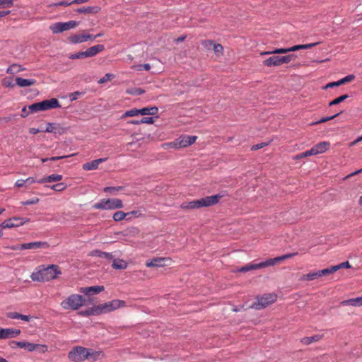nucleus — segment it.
<instances>
[{
	"mask_svg": "<svg viewBox=\"0 0 362 362\" xmlns=\"http://www.w3.org/2000/svg\"><path fill=\"white\" fill-rule=\"evenodd\" d=\"M88 352L87 359L93 361L98 360L103 355L101 351H93L90 349H88Z\"/></svg>",
	"mask_w": 362,
	"mask_h": 362,
	"instance_id": "c9c22d12",
	"label": "nucleus"
},
{
	"mask_svg": "<svg viewBox=\"0 0 362 362\" xmlns=\"http://www.w3.org/2000/svg\"><path fill=\"white\" fill-rule=\"evenodd\" d=\"M127 93L132 95H139L144 93V90L141 88H134L131 90H127Z\"/></svg>",
	"mask_w": 362,
	"mask_h": 362,
	"instance_id": "bf43d9fd",
	"label": "nucleus"
},
{
	"mask_svg": "<svg viewBox=\"0 0 362 362\" xmlns=\"http://www.w3.org/2000/svg\"><path fill=\"white\" fill-rule=\"evenodd\" d=\"M296 58V54H288L286 56L279 57V66L283 64H288L292 60H294Z\"/></svg>",
	"mask_w": 362,
	"mask_h": 362,
	"instance_id": "4c0bfd02",
	"label": "nucleus"
},
{
	"mask_svg": "<svg viewBox=\"0 0 362 362\" xmlns=\"http://www.w3.org/2000/svg\"><path fill=\"white\" fill-rule=\"evenodd\" d=\"M24 180H25V187H28L29 185H30L33 183L37 182V181H38V180H35L33 177H28L27 179H25Z\"/></svg>",
	"mask_w": 362,
	"mask_h": 362,
	"instance_id": "e2e57ef3",
	"label": "nucleus"
},
{
	"mask_svg": "<svg viewBox=\"0 0 362 362\" xmlns=\"http://www.w3.org/2000/svg\"><path fill=\"white\" fill-rule=\"evenodd\" d=\"M27 221H28V219L23 221V219L21 218L14 217L3 222L1 224H0V228H11L14 227H18L23 226Z\"/></svg>",
	"mask_w": 362,
	"mask_h": 362,
	"instance_id": "f8f14e48",
	"label": "nucleus"
},
{
	"mask_svg": "<svg viewBox=\"0 0 362 362\" xmlns=\"http://www.w3.org/2000/svg\"><path fill=\"white\" fill-rule=\"evenodd\" d=\"M131 68L138 71H141L143 70L148 71L151 69V65L149 64H137L132 66Z\"/></svg>",
	"mask_w": 362,
	"mask_h": 362,
	"instance_id": "a19ab883",
	"label": "nucleus"
},
{
	"mask_svg": "<svg viewBox=\"0 0 362 362\" xmlns=\"http://www.w3.org/2000/svg\"><path fill=\"white\" fill-rule=\"evenodd\" d=\"M213 49L216 54H222V52L223 51V47L221 44L214 43V46H213Z\"/></svg>",
	"mask_w": 362,
	"mask_h": 362,
	"instance_id": "4d7b16f0",
	"label": "nucleus"
},
{
	"mask_svg": "<svg viewBox=\"0 0 362 362\" xmlns=\"http://www.w3.org/2000/svg\"><path fill=\"white\" fill-rule=\"evenodd\" d=\"M300 49V45H295L289 48H279V49H275L273 51H268V52H262L261 55H268L271 54H285L288 53L289 52H295L297 50Z\"/></svg>",
	"mask_w": 362,
	"mask_h": 362,
	"instance_id": "a211bd4d",
	"label": "nucleus"
},
{
	"mask_svg": "<svg viewBox=\"0 0 362 362\" xmlns=\"http://www.w3.org/2000/svg\"><path fill=\"white\" fill-rule=\"evenodd\" d=\"M100 308H98V305H95L86 309V310L81 311L79 314L83 316L98 315H100Z\"/></svg>",
	"mask_w": 362,
	"mask_h": 362,
	"instance_id": "c85d7f7f",
	"label": "nucleus"
},
{
	"mask_svg": "<svg viewBox=\"0 0 362 362\" xmlns=\"http://www.w3.org/2000/svg\"><path fill=\"white\" fill-rule=\"evenodd\" d=\"M105 49L103 45H97L89 47L86 51H83V56L85 58L93 57L97 55L98 53L103 52Z\"/></svg>",
	"mask_w": 362,
	"mask_h": 362,
	"instance_id": "f3484780",
	"label": "nucleus"
},
{
	"mask_svg": "<svg viewBox=\"0 0 362 362\" xmlns=\"http://www.w3.org/2000/svg\"><path fill=\"white\" fill-rule=\"evenodd\" d=\"M79 22L76 21H70L68 22H57L49 25V28L53 34L61 33L77 27Z\"/></svg>",
	"mask_w": 362,
	"mask_h": 362,
	"instance_id": "0eeeda50",
	"label": "nucleus"
},
{
	"mask_svg": "<svg viewBox=\"0 0 362 362\" xmlns=\"http://www.w3.org/2000/svg\"><path fill=\"white\" fill-rule=\"evenodd\" d=\"M100 11V7L98 6H88V7H83L80 8L76 10V11L79 13H85V14H89V13H97Z\"/></svg>",
	"mask_w": 362,
	"mask_h": 362,
	"instance_id": "cd10ccee",
	"label": "nucleus"
},
{
	"mask_svg": "<svg viewBox=\"0 0 362 362\" xmlns=\"http://www.w3.org/2000/svg\"><path fill=\"white\" fill-rule=\"evenodd\" d=\"M48 247L49 245L47 242L41 241H35L22 244V247H24V250H36L39 248H47Z\"/></svg>",
	"mask_w": 362,
	"mask_h": 362,
	"instance_id": "aec40b11",
	"label": "nucleus"
},
{
	"mask_svg": "<svg viewBox=\"0 0 362 362\" xmlns=\"http://www.w3.org/2000/svg\"><path fill=\"white\" fill-rule=\"evenodd\" d=\"M59 274L61 271L57 265H40L35 269L30 278L33 281L45 282L57 278Z\"/></svg>",
	"mask_w": 362,
	"mask_h": 362,
	"instance_id": "f257e3e1",
	"label": "nucleus"
},
{
	"mask_svg": "<svg viewBox=\"0 0 362 362\" xmlns=\"http://www.w3.org/2000/svg\"><path fill=\"white\" fill-rule=\"evenodd\" d=\"M355 79V76L354 74H349L341 79L339 80V83L341 85L345 84L349 82H351Z\"/></svg>",
	"mask_w": 362,
	"mask_h": 362,
	"instance_id": "09e8293b",
	"label": "nucleus"
},
{
	"mask_svg": "<svg viewBox=\"0 0 362 362\" xmlns=\"http://www.w3.org/2000/svg\"><path fill=\"white\" fill-rule=\"evenodd\" d=\"M154 122H155V119L152 117H145L140 119V122H141V124H153Z\"/></svg>",
	"mask_w": 362,
	"mask_h": 362,
	"instance_id": "5fc2aeb1",
	"label": "nucleus"
},
{
	"mask_svg": "<svg viewBox=\"0 0 362 362\" xmlns=\"http://www.w3.org/2000/svg\"><path fill=\"white\" fill-rule=\"evenodd\" d=\"M106 160L107 158H98L90 162L86 163L83 165V169L85 170H96L98 168V165Z\"/></svg>",
	"mask_w": 362,
	"mask_h": 362,
	"instance_id": "4be33fe9",
	"label": "nucleus"
},
{
	"mask_svg": "<svg viewBox=\"0 0 362 362\" xmlns=\"http://www.w3.org/2000/svg\"><path fill=\"white\" fill-rule=\"evenodd\" d=\"M123 189V187H107L104 188V192L106 193H111L116 194L119 191Z\"/></svg>",
	"mask_w": 362,
	"mask_h": 362,
	"instance_id": "79ce46f5",
	"label": "nucleus"
},
{
	"mask_svg": "<svg viewBox=\"0 0 362 362\" xmlns=\"http://www.w3.org/2000/svg\"><path fill=\"white\" fill-rule=\"evenodd\" d=\"M340 113H337L333 116H331V117H322L321 119H320L319 121L316 122L314 123V124H321V123H324V122H326L329 120H331L334 118H335L337 116H338Z\"/></svg>",
	"mask_w": 362,
	"mask_h": 362,
	"instance_id": "13d9d810",
	"label": "nucleus"
},
{
	"mask_svg": "<svg viewBox=\"0 0 362 362\" xmlns=\"http://www.w3.org/2000/svg\"><path fill=\"white\" fill-rule=\"evenodd\" d=\"M318 44H319V42L305 44V45H300V49L312 48V47H315V45H317Z\"/></svg>",
	"mask_w": 362,
	"mask_h": 362,
	"instance_id": "774afa93",
	"label": "nucleus"
},
{
	"mask_svg": "<svg viewBox=\"0 0 362 362\" xmlns=\"http://www.w3.org/2000/svg\"><path fill=\"white\" fill-rule=\"evenodd\" d=\"M172 259L169 257H156L148 260L146 263L147 267H163L170 265Z\"/></svg>",
	"mask_w": 362,
	"mask_h": 362,
	"instance_id": "9b49d317",
	"label": "nucleus"
},
{
	"mask_svg": "<svg viewBox=\"0 0 362 362\" xmlns=\"http://www.w3.org/2000/svg\"><path fill=\"white\" fill-rule=\"evenodd\" d=\"M130 214H134V217L139 218L142 216V214L140 211H132L130 212L125 213L122 211H116L112 216V218L115 221H120L124 219L127 221L131 220V217H129Z\"/></svg>",
	"mask_w": 362,
	"mask_h": 362,
	"instance_id": "1a4fd4ad",
	"label": "nucleus"
},
{
	"mask_svg": "<svg viewBox=\"0 0 362 362\" xmlns=\"http://www.w3.org/2000/svg\"><path fill=\"white\" fill-rule=\"evenodd\" d=\"M16 82L20 87L31 86L36 83V81L35 79H25L21 77H17L16 78Z\"/></svg>",
	"mask_w": 362,
	"mask_h": 362,
	"instance_id": "a878e982",
	"label": "nucleus"
},
{
	"mask_svg": "<svg viewBox=\"0 0 362 362\" xmlns=\"http://www.w3.org/2000/svg\"><path fill=\"white\" fill-rule=\"evenodd\" d=\"M83 54H84L83 51H82V52H77V53L71 54L69 56V59H83V58H85V57L83 56Z\"/></svg>",
	"mask_w": 362,
	"mask_h": 362,
	"instance_id": "864d4df0",
	"label": "nucleus"
},
{
	"mask_svg": "<svg viewBox=\"0 0 362 362\" xmlns=\"http://www.w3.org/2000/svg\"><path fill=\"white\" fill-rule=\"evenodd\" d=\"M322 338V335L316 334L312 337H305L301 339L300 341L305 345H309L313 342L320 341Z\"/></svg>",
	"mask_w": 362,
	"mask_h": 362,
	"instance_id": "c756f323",
	"label": "nucleus"
},
{
	"mask_svg": "<svg viewBox=\"0 0 362 362\" xmlns=\"http://www.w3.org/2000/svg\"><path fill=\"white\" fill-rule=\"evenodd\" d=\"M124 205L121 199H103L95 203L93 208L95 209L114 210L123 208Z\"/></svg>",
	"mask_w": 362,
	"mask_h": 362,
	"instance_id": "20e7f679",
	"label": "nucleus"
},
{
	"mask_svg": "<svg viewBox=\"0 0 362 362\" xmlns=\"http://www.w3.org/2000/svg\"><path fill=\"white\" fill-rule=\"evenodd\" d=\"M20 315L17 312H9L6 314V316L10 319H20Z\"/></svg>",
	"mask_w": 362,
	"mask_h": 362,
	"instance_id": "680f3d73",
	"label": "nucleus"
},
{
	"mask_svg": "<svg viewBox=\"0 0 362 362\" xmlns=\"http://www.w3.org/2000/svg\"><path fill=\"white\" fill-rule=\"evenodd\" d=\"M42 105L40 104V102L33 103L28 107V113H34L37 112L38 111H42Z\"/></svg>",
	"mask_w": 362,
	"mask_h": 362,
	"instance_id": "ea45409f",
	"label": "nucleus"
},
{
	"mask_svg": "<svg viewBox=\"0 0 362 362\" xmlns=\"http://www.w3.org/2000/svg\"><path fill=\"white\" fill-rule=\"evenodd\" d=\"M45 132H57V127L52 123H48L45 129H42Z\"/></svg>",
	"mask_w": 362,
	"mask_h": 362,
	"instance_id": "603ef678",
	"label": "nucleus"
},
{
	"mask_svg": "<svg viewBox=\"0 0 362 362\" xmlns=\"http://www.w3.org/2000/svg\"><path fill=\"white\" fill-rule=\"evenodd\" d=\"M12 6L8 0H0V8H9Z\"/></svg>",
	"mask_w": 362,
	"mask_h": 362,
	"instance_id": "338daca9",
	"label": "nucleus"
},
{
	"mask_svg": "<svg viewBox=\"0 0 362 362\" xmlns=\"http://www.w3.org/2000/svg\"><path fill=\"white\" fill-rule=\"evenodd\" d=\"M72 4L71 1H62L57 3H54L52 4L49 5V7L52 6H68Z\"/></svg>",
	"mask_w": 362,
	"mask_h": 362,
	"instance_id": "6e6d98bb",
	"label": "nucleus"
},
{
	"mask_svg": "<svg viewBox=\"0 0 362 362\" xmlns=\"http://www.w3.org/2000/svg\"><path fill=\"white\" fill-rule=\"evenodd\" d=\"M40 199L37 197L33 198L30 200L22 202L21 204L23 205H31V204H36L39 202Z\"/></svg>",
	"mask_w": 362,
	"mask_h": 362,
	"instance_id": "052dcab7",
	"label": "nucleus"
},
{
	"mask_svg": "<svg viewBox=\"0 0 362 362\" xmlns=\"http://www.w3.org/2000/svg\"><path fill=\"white\" fill-rule=\"evenodd\" d=\"M329 274H331V273L328 267L322 270L311 272L307 274H303L300 279L301 281H313L321 276Z\"/></svg>",
	"mask_w": 362,
	"mask_h": 362,
	"instance_id": "9d476101",
	"label": "nucleus"
},
{
	"mask_svg": "<svg viewBox=\"0 0 362 362\" xmlns=\"http://www.w3.org/2000/svg\"><path fill=\"white\" fill-rule=\"evenodd\" d=\"M214 42L211 40H203L202 45L207 49H213V46L214 45Z\"/></svg>",
	"mask_w": 362,
	"mask_h": 362,
	"instance_id": "3c124183",
	"label": "nucleus"
},
{
	"mask_svg": "<svg viewBox=\"0 0 362 362\" xmlns=\"http://www.w3.org/2000/svg\"><path fill=\"white\" fill-rule=\"evenodd\" d=\"M115 78V75L114 74H110V73H107L103 77H102L98 81V83H100V84H103V83H105L107 81H111L112 79H113Z\"/></svg>",
	"mask_w": 362,
	"mask_h": 362,
	"instance_id": "49530a36",
	"label": "nucleus"
},
{
	"mask_svg": "<svg viewBox=\"0 0 362 362\" xmlns=\"http://www.w3.org/2000/svg\"><path fill=\"white\" fill-rule=\"evenodd\" d=\"M69 40L70 42H71L73 44H77V43H81L83 42H86L84 33L76 34V35H71L69 37Z\"/></svg>",
	"mask_w": 362,
	"mask_h": 362,
	"instance_id": "473e14b6",
	"label": "nucleus"
},
{
	"mask_svg": "<svg viewBox=\"0 0 362 362\" xmlns=\"http://www.w3.org/2000/svg\"><path fill=\"white\" fill-rule=\"evenodd\" d=\"M18 348L25 349L29 351H33L34 350L36 349L37 347H38L40 346L39 344H33V343H30V342H28V341H21V344H18Z\"/></svg>",
	"mask_w": 362,
	"mask_h": 362,
	"instance_id": "72a5a7b5",
	"label": "nucleus"
},
{
	"mask_svg": "<svg viewBox=\"0 0 362 362\" xmlns=\"http://www.w3.org/2000/svg\"><path fill=\"white\" fill-rule=\"evenodd\" d=\"M139 115V109H131L128 111H126L124 115L122 116V118H125L127 117H135Z\"/></svg>",
	"mask_w": 362,
	"mask_h": 362,
	"instance_id": "c03bdc74",
	"label": "nucleus"
},
{
	"mask_svg": "<svg viewBox=\"0 0 362 362\" xmlns=\"http://www.w3.org/2000/svg\"><path fill=\"white\" fill-rule=\"evenodd\" d=\"M23 70H24V69L21 68V66H19L16 64H13L7 69L6 73L10 74H17L21 71H23Z\"/></svg>",
	"mask_w": 362,
	"mask_h": 362,
	"instance_id": "58836bf2",
	"label": "nucleus"
},
{
	"mask_svg": "<svg viewBox=\"0 0 362 362\" xmlns=\"http://www.w3.org/2000/svg\"><path fill=\"white\" fill-rule=\"evenodd\" d=\"M21 334V330L13 328H0V339L14 338Z\"/></svg>",
	"mask_w": 362,
	"mask_h": 362,
	"instance_id": "4468645a",
	"label": "nucleus"
},
{
	"mask_svg": "<svg viewBox=\"0 0 362 362\" xmlns=\"http://www.w3.org/2000/svg\"><path fill=\"white\" fill-rule=\"evenodd\" d=\"M104 289V286H94L81 288L80 291L86 296H92L103 291Z\"/></svg>",
	"mask_w": 362,
	"mask_h": 362,
	"instance_id": "6ab92c4d",
	"label": "nucleus"
},
{
	"mask_svg": "<svg viewBox=\"0 0 362 362\" xmlns=\"http://www.w3.org/2000/svg\"><path fill=\"white\" fill-rule=\"evenodd\" d=\"M112 267L115 269H124L127 267V264L123 259H115Z\"/></svg>",
	"mask_w": 362,
	"mask_h": 362,
	"instance_id": "e433bc0d",
	"label": "nucleus"
},
{
	"mask_svg": "<svg viewBox=\"0 0 362 362\" xmlns=\"http://www.w3.org/2000/svg\"><path fill=\"white\" fill-rule=\"evenodd\" d=\"M277 299V296L274 293H266L262 296L257 298V301L255 302L250 308L255 310H261L270 304L274 303Z\"/></svg>",
	"mask_w": 362,
	"mask_h": 362,
	"instance_id": "39448f33",
	"label": "nucleus"
},
{
	"mask_svg": "<svg viewBox=\"0 0 362 362\" xmlns=\"http://www.w3.org/2000/svg\"><path fill=\"white\" fill-rule=\"evenodd\" d=\"M223 196L221 194H216L208 196L199 199L193 200L189 202H183L180 205L182 209H194L202 207H208L216 204Z\"/></svg>",
	"mask_w": 362,
	"mask_h": 362,
	"instance_id": "f03ea898",
	"label": "nucleus"
},
{
	"mask_svg": "<svg viewBox=\"0 0 362 362\" xmlns=\"http://www.w3.org/2000/svg\"><path fill=\"white\" fill-rule=\"evenodd\" d=\"M126 305V303L122 300H113L111 301H108L104 304L98 305V307L100 308V315L102 313H110L114 311L119 308L124 307Z\"/></svg>",
	"mask_w": 362,
	"mask_h": 362,
	"instance_id": "6e6552de",
	"label": "nucleus"
},
{
	"mask_svg": "<svg viewBox=\"0 0 362 362\" xmlns=\"http://www.w3.org/2000/svg\"><path fill=\"white\" fill-rule=\"evenodd\" d=\"M341 86V83H339V80L337 81L331 82V83H327L324 87V89H327L328 88H333V87H336V86Z\"/></svg>",
	"mask_w": 362,
	"mask_h": 362,
	"instance_id": "69168bd1",
	"label": "nucleus"
},
{
	"mask_svg": "<svg viewBox=\"0 0 362 362\" xmlns=\"http://www.w3.org/2000/svg\"><path fill=\"white\" fill-rule=\"evenodd\" d=\"M197 139V136H188L183 135L177 139L178 142V147L180 148H185L187 147L194 143H195Z\"/></svg>",
	"mask_w": 362,
	"mask_h": 362,
	"instance_id": "ddd939ff",
	"label": "nucleus"
},
{
	"mask_svg": "<svg viewBox=\"0 0 362 362\" xmlns=\"http://www.w3.org/2000/svg\"><path fill=\"white\" fill-rule=\"evenodd\" d=\"M297 255H298V252L288 253V254L284 255L282 256L276 257L275 258H270V259H268L267 260H268L269 267H271V266H274L275 264L280 263L283 260L287 259L288 258H291Z\"/></svg>",
	"mask_w": 362,
	"mask_h": 362,
	"instance_id": "412c9836",
	"label": "nucleus"
},
{
	"mask_svg": "<svg viewBox=\"0 0 362 362\" xmlns=\"http://www.w3.org/2000/svg\"><path fill=\"white\" fill-rule=\"evenodd\" d=\"M2 84L5 87H11L13 88L14 86V84L13 83L12 81L10 79H8L7 78H4L2 81Z\"/></svg>",
	"mask_w": 362,
	"mask_h": 362,
	"instance_id": "0e129e2a",
	"label": "nucleus"
},
{
	"mask_svg": "<svg viewBox=\"0 0 362 362\" xmlns=\"http://www.w3.org/2000/svg\"><path fill=\"white\" fill-rule=\"evenodd\" d=\"M62 175L59 174H52L45 177L41 178L37 181V183H45V182H59L62 180Z\"/></svg>",
	"mask_w": 362,
	"mask_h": 362,
	"instance_id": "393cba45",
	"label": "nucleus"
},
{
	"mask_svg": "<svg viewBox=\"0 0 362 362\" xmlns=\"http://www.w3.org/2000/svg\"><path fill=\"white\" fill-rule=\"evenodd\" d=\"M89 256L98 257L107 259L109 260L113 259V255H112V253L103 252L99 250H94L91 251L89 253Z\"/></svg>",
	"mask_w": 362,
	"mask_h": 362,
	"instance_id": "b1692460",
	"label": "nucleus"
},
{
	"mask_svg": "<svg viewBox=\"0 0 362 362\" xmlns=\"http://www.w3.org/2000/svg\"><path fill=\"white\" fill-rule=\"evenodd\" d=\"M263 64L266 66H279V57L272 56L263 62Z\"/></svg>",
	"mask_w": 362,
	"mask_h": 362,
	"instance_id": "7c9ffc66",
	"label": "nucleus"
},
{
	"mask_svg": "<svg viewBox=\"0 0 362 362\" xmlns=\"http://www.w3.org/2000/svg\"><path fill=\"white\" fill-rule=\"evenodd\" d=\"M162 146L164 149H168L169 148H179L178 142L177 139L174 140L172 142L165 143L162 145Z\"/></svg>",
	"mask_w": 362,
	"mask_h": 362,
	"instance_id": "de8ad7c7",
	"label": "nucleus"
},
{
	"mask_svg": "<svg viewBox=\"0 0 362 362\" xmlns=\"http://www.w3.org/2000/svg\"><path fill=\"white\" fill-rule=\"evenodd\" d=\"M83 95V92L76 91L69 94V98L71 101L77 100L78 98Z\"/></svg>",
	"mask_w": 362,
	"mask_h": 362,
	"instance_id": "8fccbe9b",
	"label": "nucleus"
},
{
	"mask_svg": "<svg viewBox=\"0 0 362 362\" xmlns=\"http://www.w3.org/2000/svg\"><path fill=\"white\" fill-rule=\"evenodd\" d=\"M139 115H156L158 112V108L154 107H146L141 109H139Z\"/></svg>",
	"mask_w": 362,
	"mask_h": 362,
	"instance_id": "bb28decb",
	"label": "nucleus"
},
{
	"mask_svg": "<svg viewBox=\"0 0 362 362\" xmlns=\"http://www.w3.org/2000/svg\"><path fill=\"white\" fill-rule=\"evenodd\" d=\"M85 298L78 294H72L62 301L61 306L65 310H78L85 304Z\"/></svg>",
	"mask_w": 362,
	"mask_h": 362,
	"instance_id": "7ed1b4c3",
	"label": "nucleus"
},
{
	"mask_svg": "<svg viewBox=\"0 0 362 362\" xmlns=\"http://www.w3.org/2000/svg\"><path fill=\"white\" fill-rule=\"evenodd\" d=\"M269 267V265L268 263V260L267 259L266 261L258 263V264H247L245 267H243L240 269H239L238 271L240 272H247L250 270L259 269H262V268H264V267Z\"/></svg>",
	"mask_w": 362,
	"mask_h": 362,
	"instance_id": "dca6fc26",
	"label": "nucleus"
},
{
	"mask_svg": "<svg viewBox=\"0 0 362 362\" xmlns=\"http://www.w3.org/2000/svg\"><path fill=\"white\" fill-rule=\"evenodd\" d=\"M348 98H349L348 95H346H346H342L335 98L334 100H332L329 103V106H333V105L339 104L340 103H342L343 101H344Z\"/></svg>",
	"mask_w": 362,
	"mask_h": 362,
	"instance_id": "37998d69",
	"label": "nucleus"
},
{
	"mask_svg": "<svg viewBox=\"0 0 362 362\" xmlns=\"http://www.w3.org/2000/svg\"><path fill=\"white\" fill-rule=\"evenodd\" d=\"M88 349L76 346H74L68 354V358L73 362H83L87 359Z\"/></svg>",
	"mask_w": 362,
	"mask_h": 362,
	"instance_id": "423d86ee",
	"label": "nucleus"
},
{
	"mask_svg": "<svg viewBox=\"0 0 362 362\" xmlns=\"http://www.w3.org/2000/svg\"><path fill=\"white\" fill-rule=\"evenodd\" d=\"M50 188L56 192H62L66 188V185L63 182H60L53 185Z\"/></svg>",
	"mask_w": 362,
	"mask_h": 362,
	"instance_id": "a18cd8bd",
	"label": "nucleus"
},
{
	"mask_svg": "<svg viewBox=\"0 0 362 362\" xmlns=\"http://www.w3.org/2000/svg\"><path fill=\"white\" fill-rule=\"evenodd\" d=\"M343 305L362 306V297L351 298L341 302Z\"/></svg>",
	"mask_w": 362,
	"mask_h": 362,
	"instance_id": "2f4dec72",
	"label": "nucleus"
},
{
	"mask_svg": "<svg viewBox=\"0 0 362 362\" xmlns=\"http://www.w3.org/2000/svg\"><path fill=\"white\" fill-rule=\"evenodd\" d=\"M42 105V111L47 110L49 109H55L61 107L59 102L56 98H52L50 100H45L40 102Z\"/></svg>",
	"mask_w": 362,
	"mask_h": 362,
	"instance_id": "2eb2a0df",
	"label": "nucleus"
},
{
	"mask_svg": "<svg viewBox=\"0 0 362 362\" xmlns=\"http://www.w3.org/2000/svg\"><path fill=\"white\" fill-rule=\"evenodd\" d=\"M330 147V143L329 141H322L316 145H315L313 148L314 151L315 155L323 153L327 151Z\"/></svg>",
	"mask_w": 362,
	"mask_h": 362,
	"instance_id": "5701e85b",
	"label": "nucleus"
},
{
	"mask_svg": "<svg viewBox=\"0 0 362 362\" xmlns=\"http://www.w3.org/2000/svg\"><path fill=\"white\" fill-rule=\"evenodd\" d=\"M351 267V266L349 262L346 261V262L340 263L337 265L332 266V267H329V269L330 273L333 274L340 269H342V268L350 269Z\"/></svg>",
	"mask_w": 362,
	"mask_h": 362,
	"instance_id": "f704fd0d",
	"label": "nucleus"
}]
</instances>
